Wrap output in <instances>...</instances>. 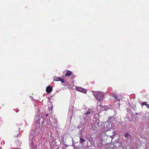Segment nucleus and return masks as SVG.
<instances>
[{
	"mask_svg": "<svg viewBox=\"0 0 149 149\" xmlns=\"http://www.w3.org/2000/svg\"><path fill=\"white\" fill-rule=\"evenodd\" d=\"M104 132L106 136V138H107L106 143H111L114 136L113 134V132L111 131L110 130H108L106 132Z\"/></svg>",
	"mask_w": 149,
	"mask_h": 149,
	"instance_id": "f257e3e1",
	"label": "nucleus"
},
{
	"mask_svg": "<svg viewBox=\"0 0 149 149\" xmlns=\"http://www.w3.org/2000/svg\"><path fill=\"white\" fill-rule=\"evenodd\" d=\"M94 96L97 100L100 101H102L104 98V96L103 93L101 92H95L93 93Z\"/></svg>",
	"mask_w": 149,
	"mask_h": 149,
	"instance_id": "f03ea898",
	"label": "nucleus"
},
{
	"mask_svg": "<svg viewBox=\"0 0 149 149\" xmlns=\"http://www.w3.org/2000/svg\"><path fill=\"white\" fill-rule=\"evenodd\" d=\"M77 91L86 93L87 92V90L82 88L79 87H77L76 88Z\"/></svg>",
	"mask_w": 149,
	"mask_h": 149,
	"instance_id": "7ed1b4c3",
	"label": "nucleus"
},
{
	"mask_svg": "<svg viewBox=\"0 0 149 149\" xmlns=\"http://www.w3.org/2000/svg\"><path fill=\"white\" fill-rule=\"evenodd\" d=\"M80 143L82 145H85V144H86V139H82L81 137L80 138V140L79 141Z\"/></svg>",
	"mask_w": 149,
	"mask_h": 149,
	"instance_id": "20e7f679",
	"label": "nucleus"
},
{
	"mask_svg": "<svg viewBox=\"0 0 149 149\" xmlns=\"http://www.w3.org/2000/svg\"><path fill=\"white\" fill-rule=\"evenodd\" d=\"M52 87L49 86L46 87V91L47 93H49L52 91Z\"/></svg>",
	"mask_w": 149,
	"mask_h": 149,
	"instance_id": "39448f33",
	"label": "nucleus"
},
{
	"mask_svg": "<svg viewBox=\"0 0 149 149\" xmlns=\"http://www.w3.org/2000/svg\"><path fill=\"white\" fill-rule=\"evenodd\" d=\"M124 137L125 138H126V139H130L131 137V136L128 133H126L125 134Z\"/></svg>",
	"mask_w": 149,
	"mask_h": 149,
	"instance_id": "423d86ee",
	"label": "nucleus"
},
{
	"mask_svg": "<svg viewBox=\"0 0 149 149\" xmlns=\"http://www.w3.org/2000/svg\"><path fill=\"white\" fill-rule=\"evenodd\" d=\"M41 118L40 116H37L35 117V119L36 121V123H39L40 121V119Z\"/></svg>",
	"mask_w": 149,
	"mask_h": 149,
	"instance_id": "0eeeda50",
	"label": "nucleus"
},
{
	"mask_svg": "<svg viewBox=\"0 0 149 149\" xmlns=\"http://www.w3.org/2000/svg\"><path fill=\"white\" fill-rule=\"evenodd\" d=\"M72 74V72L71 71L69 70H67V72L65 74V76H70Z\"/></svg>",
	"mask_w": 149,
	"mask_h": 149,
	"instance_id": "6e6552de",
	"label": "nucleus"
},
{
	"mask_svg": "<svg viewBox=\"0 0 149 149\" xmlns=\"http://www.w3.org/2000/svg\"><path fill=\"white\" fill-rule=\"evenodd\" d=\"M114 97V98L118 101H119L120 100V97L118 95H115Z\"/></svg>",
	"mask_w": 149,
	"mask_h": 149,
	"instance_id": "1a4fd4ad",
	"label": "nucleus"
},
{
	"mask_svg": "<svg viewBox=\"0 0 149 149\" xmlns=\"http://www.w3.org/2000/svg\"><path fill=\"white\" fill-rule=\"evenodd\" d=\"M61 77H54V80L55 81H59Z\"/></svg>",
	"mask_w": 149,
	"mask_h": 149,
	"instance_id": "9d476101",
	"label": "nucleus"
},
{
	"mask_svg": "<svg viewBox=\"0 0 149 149\" xmlns=\"http://www.w3.org/2000/svg\"><path fill=\"white\" fill-rule=\"evenodd\" d=\"M98 122L96 121L94 124L95 126L97 127V126H99V124L100 123L99 121H98Z\"/></svg>",
	"mask_w": 149,
	"mask_h": 149,
	"instance_id": "9b49d317",
	"label": "nucleus"
},
{
	"mask_svg": "<svg viewBox=\"0 0 149 149\" xmlns=\"http://www.w3.org/2000/svg\"><path fill=\"white\" fill-rule=\"evenodd\" d=\"M147 104V102H143L142 103V105H146V106Z\"/></svg>",
	"mask_w": 149,
	"mask_h": 149,
	"instance_id": "f8f14e48",
	"label": "nucleus"
},
{
	"mask_svg": "<svg viewBox=\"0 0 149 149\" xmlns=\"http://www.w3.org/2000/svg\"><path fill=\"white\" fill-rule=\"evenodd\" d=\"M60 81H61V82L62 83H64L65 81V80L64 79H61V78H60Z\"/></svg>",
	"mask_w": 149,
	"mask_h": 149,
	"instance_id": "ddd939ff",
	"label": "nucleus"
},
{
	"mask_svg": "<svg viewBox=\"0 0 149 149\" xmlns=\"http://www.w3.org/2000/svg\"><path fill=\"white\" fill-rule=\"evenodd\" d=\"M18 135V133L17 132L16 134L14 135V136L15 137H17Z\"/></svg>",
	"mask_w": 149,
	"mask_h": 149,
	"instance_id": "4468645a",
	"label": "nucleus"
},
{
	"mask_svg": "<svg viewBox=\"0 0 149 149\" xmlns=\"http://www.w3.org/2000/svg\"><path fill=\"white\" fill-rule=\"evenodd\" d=\"M146 106L147 107V108L149 109V104H146Z\"/></svg>",
	"mask_w": 149,
	"mask_h": 149,
	"instance_id": "2eb2a0df",
	"label": "nucleus"
},
{
	"mask_svg": "<svg viewBox=\"0 0 149 149\" xmlns=\"http://www.w3.org/2000/svg\"><path fill=\"white\" fill-rule=\"evenodd\" d=\"M90 112L89 111V112H87L86 113H85V114H87V115H88V114L89 113H90Z\"/></svg>",
	"mask_w": 149,
	"mask_h": 149,
	"instance_id": "dca6fc26",
	"label": "nucleus"
},
{
	"mask_svg": "<svg viewBox=\"0 0 149 149\" xmlns=\"http://www.w3.org/2000/svg\"><path fill=\"white\" fill-rule=\"evenodd\" d=\"M49 114L48 113H47L46 114L45 116L46 117H47L49 116Z\"/></svg>",
	"mask_w": 149,
	"mask_h": 149,
	"instance_id": "f3484780",
	"label": "nucleus"
},
{
	"mask_svg": "<svg viewBox=\"0 0 149 149\" xmlns=\"http://www.w3.org/2000/svg\"><path fill=\"white\" fill-rule=\"evenodd\" d=\"M121 146V144H120V145H119L118 146V147H120Z\"/></svg>",
	"mask_w": 149,
	"mask_h": 149,
	"instance_id": "a211bd4d",
	"label": "nucleus"
},
{
	"mask_svg": "<svg viewBox=\"0 0 149 149\" xmlns=\"http://www.w3.org/2000/svg\"><path fill=\"white\" fill-rule=\"evenodd\" d=\"M117 143H115V144H116V145Z\"/></svg>",
	"mask_w": 149,
	"mask_h": 149,
	"instance_id": "6ab92c4d",
	"label": "nucleus"
},
{
	"mask_svg": "<svg viewBox=\"0 0 149 149\" xmlns=\"http://www.w3.org/2000/svg\"><path fill=\"white\" fill-rule=\"evenodd\" d=\"M86 144V145H87V143L86 144H85V145Z\"/></svg>",
	"mask_w": 149,
	"mask_h": 149,
	"instance_id": "aec40b11",
	"label": "nucleus"
},
{
	"mask_svg": "<svg viewBox=\"0 0 149 149\" xmlns=\"http://www.w3.org/2000/svg\"><path fill=\"white\" fill-rule=\"evenodd\" d=\"M32 143H33V142H32Z\"/></svg>",
	"mask_w": 149,
	"mask_h": 149,
	"instance_id": "412c9836",
	"label": "nucleus"
}]
</instances>
